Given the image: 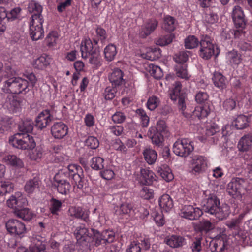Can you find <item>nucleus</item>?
Listing matches in <instances>:
<instances>
[{
    "label": "nucleus",
    "mask_w": 252,
    "mask_h": 252,
    "mask_svg": "<svg viewBox=\"0 0 252 252\" xmlns=\"http://www.w3.org/2000/svg\"><path fill=\"white\" fill-rule=\"evenodd\" d=\"M204 211L214 215L220 220L226 218L229 214V207L226 204L220 206V200L214 194H210L202 202Z\"/></svg>",
    "instance_id": "obj_1"
},
{
    "label": "nucleus",
    "mask_w": 252,
    "mask_h": 252,
    "mask_svg": "<svg viewBox=\"0 0 252 252\" xmlns=\"http://www.w3.org/2000/svg\"><path fill=\"white\" fill-rule=\"evenodd\" d=\"M59 175H64L71 180L77 188L82 189L84 187V172L82 168L76 164H70L59 172Z\"/></svg>",
    "instance_id": "obj_2"
},
{
    "label": "nucleus",
    "mask_w": 252,
    "mask_h": 252,
    "mask_svg": "<svg viewBox=\"0 0 252 252\" xmlns=\"http://www.w3.org/2000/svg\"><path fill=\"white\" fill-rule=\"evenodd\" d=\"M95 34H92V39L90 38H85L82 40V44H84L83 49L88 50L92 53L95 52L97 48H99L98 41H100L102 44H104L107 38V34L105 29L99 26H97L94 29Z\"/></svg>",
    "instance_id": "obj_3"
},
{
    "label": "nucleus",
    "mask_w": 252,
    "mask_h": 252,
    "mask_svg": "<svg viewBox=\"0 0 252 252\" xmlns=\"http://www.w3.org/2000/svg\"><path fill=\"white\" fill-rule=\"evenodd\" d=\"M199 45V55L204 60L210 59L214 55L217 56L220 52L217 45L214 42L213 38L208 35L201 36Z\"/></svg>",
    "instance_id": "obj_4"
},
{
    "label": "nucleus",
    "mask_w": 252,
    "mask_h": 252,
    "mask_svg": "<svg viewBox=\"0 0 252 252\" xmlns=\"http://www.w3.org/2000/svg\"><path fill=\"white\" fill-rule=\"evenodd\" d=\"M167 132L165 122L163 120H159L157 122L156 127H150L148 134L154 145L158 147H161L163 146V134H165Z\"/></svg>",
    "instance_id": "obj_5"
},
{
    "label": "nucleus",
    "mask_w": 252,
    "mask_h": 252,
    "mask_svg": "<svg viewBox=\"0 0 252 252\" xmlns=\"http://www.w3.org/2000/svg\"><path fill=\"white\" fill-rule=\"evenodd\" d=\"M9 141L13 147L22 150H32L36 146L33 137L29 134H15L9 138Z\"/></svg>",
    "instance_id": "obj_6"
},
{
    "label": "nucleus",
    "mask_w": 252,
    "mask_h": 252,
    "mask_svg": "<svg viewBox=\"0 0 252 252\" xmlns=\"http://www.w3.org/2000/svg\"><path fill=\"white\" fill-rule=\"evenodd\" d=\"M248 184V181L246 178L234 177L228 184V192L233 198L241 197L246 192Z\"/></svg>",
    "instance_id": "obj_7"
},
{
    "label": "nucleus",
    "mask_w": 252,
    "mask_h": 252,
    "mask_svg": "<svg viewBox=\"0 0 252 252\" xmlns=\"http://www.w3.org/2000/svg\"><path fill=\"white\" fill-rule=\"evenodd\" d=\"M188 51H182L176 54L174 56V61L179 64L176 66V75L181 79H189L187 65L183 63L188 60Z\"/></svg>",
    "instance_id": "obj_8"
},
{
    "label": "nucleus",
    "mask_w": 252,
    "mask_h": 252,
    "mask_svg": "<svg viewBox=\"0 0 252 252\" xmlns=\"http://www.w3.org/2000/svg\"><path fill=\"white\" fill-rule=\"evenodd\" d=\"M193 150V142L187 138L178 139L173 146V152L176 155L181 157L189 156Z\"/></svg>",
    "instance_id": "obj_9"
},
{
    "label": "nucleus",
    "mask_w": 252,
    "mask_h": 252,
    "mask_svg": "<svg viewBox=\"0 0 252 252\" xmlns=\"http://www.w3.org/2000/svg\"><path fill=\"white\" fill-rule=\"evenodd\" d=\"M169 95L172 100H178V107L184 111L186 108L185 99L187 98V94L182 89V85L179 81L175 82L174 87L170 91Z\"/></svg>",
    "instance_id": "obj_10"
},
{
    "label": "nucleus",
    "mask_w": 252,
    "mask_h": 252,
    "mask_svg": "<svg viewBox=\"0 0 252 252\" xmlns=\"http://www.w3.org/2000/svg\"><path fill=\"white\" fill-rule=\"evenodd\" d=\"M28 10L32 14L30 26L35 27L37 25L38 27L40 26L43 27L44 19L41 14L42 12L41 5L35 1H32L29 5Z\"/></svg>",
    "instance_id": "obj_11"
},
{
    "label": "nucleus",
    "mask_w": 252,
    "mask_h": 252,
    "mask_svg": "<svg viewBox=\"0 0 252 252\" xmlns=\"http://www.w3.org/2000/svg\"><path fill=\"white\" fill-rule=\"evenodd\" d=\"M5 227L7 232L15 237L22 238L26 233L25 224L16 219H9L6 222Z\"/></svg>",
    "instance_id": "obj_12"
},
{
    "label": "nucleus",
    "mask_w": 252,
    "mask_h": 252,
    "mask_svg": "<svg viewBox=\"0 0 252 252\" xmlns=\"http://www.w3.org/2000/svg\"><path fill=\"white\" fill-rule=\"evenodd\" d=\"M207 158L201 155L194 156L190 162L191 172L197 175L203 173L207 168Z\"/></svg>",
    "instance_id": "obj_13"
},
{
    "label": "nucleus",
    "mask_w": 252,
    "mask_h": 252,
    "mask_svg": "<svg viewBox=\"0 0 252 252\" xmlns=\"http://www.w3.org/2000/svg\"><path fill=\"white\" fill-rule=\"evenodd\" d=\"M92 231L94 234L93 240L95 243L94 245L96 247L106 244L107 243H112L114 240L115 234L112 231L105 230L101 233L94 229H92Z\"/></svg>",
    "instance_id": "obj_14"
},
{
    "label": "nucleus",
    "mask_w": 252,
    "mask_h": 252,
    "mask_svg": "<svg viewBox=\"0 0 252 252\" xmlns=\"http://www.w3.org/2000/svg\"><path fill=\"white\" fill-rule=\"evenodd\" d=\"M202 214V211L199 208L191 205L185 204L182 207L179 214L182 218L190 220H196Z\"/></svg>",
    "instance_id": "obj_15"
},
{
    "label": "nucleus",
    "mask_w": 252,
    "mask_h": 252,
    "mask_svg": "<svg viewBox=\"0 0 252 252\" xmlns=\"http://www.w3.org/2000/svg\"><path fill=\"white\" fill-rule=\"evenodd\" d=\"M28 83L27 80H7L5 87L11 93L18 94L26 91Z\"/></svg>",
    "instance_id": "obj_16"
},
{
    "label": "nucleus",
    "mask_w": 252,
    "mask_h": 252,
    "mask_svg": "<svg viewBox=\"0 0 252 252\" xmlns=\"http://www.w3.org/2000/svg\"><path fill=\"white\" fill-rule=\"evenodd\" d=\"M53 118V116L49 110H43L36 118L35 126L38 129L42 130L51 123Z\"/></svg>",
    "instance_id": "obj_17"
},
{
    "label": "nucleus",
    "mask_w": 252,
    "mask_h": 252,
    "mask_svg": "<svg viewBox=\"0 0 252 252\" xmlns=\"http://www.w3.org/2000/svg\"><path fill=\"white\" fill-rule=\"evenodd\" d=\"M46 238L39 235H33L29 248L31 252H46Z\"/></svg>",
    "instance_id": "obj_18"
},
{
    "label": "nucleus",
    "mask_w": 252,
    "mask_h": 252,
    "mask_svg": "<svg viewBox=\"0 0 252 252\" xmlns=\"http://www.w3.org/2000/svg\"><path fill=\"white\" fill-rule=\"evenodd\" d=\"M68 132L67 126L61 121L54 123L51 127V133L56 139L63 138L67 134Z\"/></svg>",
    "instance_id": "obj_19"
},
{
    "label": "nucleus",
    "mask_w": 252,
    "mask_h": 252,
    "mask_svg": "<svg viewBox=\"0 0 252 252\" xmlns=\"http://www.w3.org/2000/svg\"><path fill=\"white\" fill-rule=\"evenodd\" d=\"M27 199L24 197L20 192H15L7 201V206L15 210L27 205Z\"/></svg>",
    "instance_id": "obj_20"
},
{
    "label": "nucleus",
    "mask_w": 252,
    "mask_h": 252,
    "mask_svg": "<svg viewBox=\"0 0 252 252\" xmlns=\"http://www.w3.org/2000/svg\"><path fill=\"white\" fill-rule=\"evenodd\" d=\"M83 46L84 44H81L80 51L82 58L84 59L89 58V63L91 64H94L96 67L100 66L101 65V59L99 55V48H97L95 52L93 51V53H92L91 51L90 52L89 49H83Z\"/></svg>",
    "instance_id": "obj_21"
},
{
    "label": "nucleus",
    "mask_w": 252,
    "mask_h": 252,
    "mask_svg": "<svg viewBox=\"0 0 252 252\" xmlns=\"http://www.w3.org/2000/svg\"><path fill=\"white\" fill-rule=\"evenodd\" d=\"M158 25V21L155 18L148 19L142 25L140 32V35L142 38H146L150 35L157 29Z\"/></svg>",
    "instance_id": "obj_22"
},
{
    "label": "nucleus",
    "mask_w": 252,
    "mask_h": 252,
    "mask_svg": "<svg viewBox=\"0 0 252 252\" xmlns=\"http://www.w3.org/2000/svg\"><path fill=\"white\" fill-rule=\"evenodd\" d=\"M206 138L211 143L216 144L220 137V127L215 123L206 126L205 132Z\"/></svg>",
    "instance_id": "obj_23"
},
{
    "label": "nucleus",
    "mask_w": 252,
    "mask_h": 252,
    "mask_svg": "<svg viewBox=\"0 0 252 252\" xmlns=\"http://www.w3.org/2000/svg\"><path fill=\"white\" fill-rule=\"evenodd\" d=\"M21 101L17 96L9 95L5 102V105L9 111L13 113H19L21 110Z\"/></svg>",
    "instance_id": "obj_24"
},
{
    "label": "nucleus",
    "mask_w": 252,
    "mask_h": 252,
    "mask_svg": "<svg viewBox=\"0 0 252 252\" xmlns=\"http://www.w3.org/2000/svg\"><path fill=\"white\" fill-rule=\"evenodd\" d=\"M125 80H113L111 81L112 86L107 87L104 93V98L106 100H111L115 96V94L119 87L125 83Z\"/></svg>",
    "instance_id": "obj_25"
},
{
    "label": "nucleus",
    "mask_w": 252,
    "mask_h": 252,
    "mask_svg": "<svg viewBox=\"0 0 252 252\" xmlns=\"http://www.w3.org/2000/svg\"><path fill=\"white\" fill-rule=\"evenodd\" d=\"M52 62V58L48 55L43 54L32 62V65L38 70H44L49 66Z\"/></svg>",
    "instance_id": "obj_26"
},
{
    "label": "nucleus",
    "mask_w": 252,
    "mask_h": 252,
    "mask_svg": "<svg viewBox=\"0 0 252 252\" xmlns=\"http://www.w3.org/2000/svg\"><path fill=\"white\" fill-rule=\"evenodd\" d=\"M61 176L59 174L55 175L54 185L56 186L59 193L66 195L69 192L71 185L69 182L65 179H59L58 177Z\"/></svg>",
    "instance_id": "obj_27"
},
{
    "label": "nucleus",
    "mask_w": 252,
    "mask_h": 252,
    "mask_svg": "<svg viewBox=\"0 0 252 252\" xmlns=\"http://www.w3.org/2000/svg\"><path fill=\"white\" fill-rule=\"evenodd\" d=\"M74 235L77 241L80 243L84 241H89L91 236V234L89 232L88 229L84 224H81L76 227L74 231Z\"/></svg>",
    "instance_id": "obj_28"
},
{
    "label": "nucleus",
    "mask_w": 252,
    "mask_h": 252,
    "mask_svg": "<svg viewBox=\"0 0 252 252\" xmlns=\"http://www.w3.org/2000/svg\"><path fill=\"white\" fill-rule=\"evenodd\" d=\"M156 175L152 170L142 168L140 170L139 182L143 185H149L156 180Z\"/></svg>",
    "instance_id": "obj_29"
},
{
    "label": "nucleus",
    "mask_w": 252,
    "mask_h": 252,
    "mask_svg": "<svg viewBox=\"0 0 252 252\" xmlns=\"http://www.w3.org/2000/svg\"><path fill=\"white\" fill-rule=\"evenodd\" d=\"M69 212L71 216L81 219L86 222L89 221V211L83 209L80 207L72 206L69 209Z\"/></svg>",
    "instance_id": "obj_30"
},
{
    "label": "nucleus",
    "mask_w": 252,
    "mask_h": 252,
    "mask_svg": "<svg viewBox=\"0 0 252 252\" xmlns=\"http://www.w3.org/2000/svg\"><path fill=\"white\" fill-rule=\"evenodd\" d=\"M33 128V122L30 119H23L18 125L19 132L17 134L22 135L29 134L32 132Z\"/></svg>",
    "instance_id": "obj_31"
},
{
    "label": "nucleus",
    "mask_w": 252,
    "mask_h": 252,
    "mask_svg": "<svg viewBox=\"0 0 252 252\" xmlns=\"http://www.w3.org/2000/svg\"><path fill=\"white\" fill-rule=\"evenodd\" d=\"M40 181L38 177H34L33 178L28 180L24 186V190L28 194H32L36 189H38L40 186Z\"/></svg>",
    "instance_id": "obj_32"
},
{
    "label": "nucleus",
    "mask_w": 252,
    "mask_h": 252,
    "mask_svg": "<svg viewBox=\"0 0 252 252\" xmlns=\"http://www.w3.org/2000/svg\"><path fill=\"white\" fill-rule=\"evenodd\" d=\"M186 243L185 238L180 235H172L166 239V244L173 248L182 247Z\"/></svg>",
    "instance_id": "obj_33"
},
{
    "label": "nucleus",
    "mask_w": 252,
    "mask_h": 252,
    "mask_svg": "<svg viewBox=\"0 0 252 252\" xmlns=\"http://www.w3.org/2000/svg\"><path fill=\"white\" fill-rule=\"evenodd\" d=\"M2 160L7 164L18 168H21L24 167V163L22 160L14 155H6L3 158Z\"/></svg>",
    "instance_id": "obj_34"
},
{
    "label": "nucleus",
    "mask_w": 252,
    "mask_h": 252,
    "mask_svg": "<svg viewBox=\"0 0 252 252\" xmlns=\"http://www.w3.org/2000/svg\"><path fill=\"white\" fill-rule=\"evenodd\" d=\"M159 205L164 211H169L173 207V200L167 194H163L159 199Z\"/></svg>",
    "instance_id": "obj_35"
},
{
    "label": "nucleus",
    "mask_w": 252,
    "mask_h": 252,
    "mask_svg": "<svg viewBox=\"0 0 252 252\" xmlns=\"http://www.w3.org/2000/svg\"><path fill=\"white\" fill-rule=\"evenodd\" d=\"M252 147V135L248 134L243 136L239 141L238 148L240 151H247Z\"/></svg>",
    "instance_id": "obj_36"
},
{
    "label": "nucleus",
    "mask_w": 252,
    "mask_h": 252,
    "mask_svg": "<svg viewBox=\"0 0 252 252\" xmlns=\"http://www.w3.org/2000/svg\"><path fill=\"white\" fill-rule=\"evenodd\" d=\"M143 155L145 160L149 165L154 164L158 158L157 152L150 148L145 149L143 152Z\"/></svg>",
    "instance_id": "obj_37"
},
{
    "label": "nucleus",
    "mask_w": 252,
    "mask_h": 252,
    "mask_svg": "<svg viewBox=\"0 0 252 252\" xmlns=\"http://www.w3.org/2000/svg\"><path fill=\"white\" fill-rule=\"evenodd\" d=\"M209 248L212 252H222L225 248V242L220 238L213 239L210 242Z\"/></svg>",
    "instance_id": "obj_38"
},
{
    "label": "nucleus",
    "mask_w": 252,
    "mask_h": 252,
    "mask_svg": "<svg viewBox=\"0 0 252 252\" xmlns=\"http://www.w3.org/2000/svg\"><path fill=\"white\" fill-rule=\"evenodd\" d=\"M30 34L33 40H38L44 36L43 28L40 26L38 27L37 25H36L35 27L30 26Z\"/></svg>",
    "instance_id": "obj_39"
},
{
    "label": "nucleus",
    "mask_w": 252,
    "mask_h": 252,
    "mask_svg": "<svg viewBox=\"0 0 252 252\" xmlns=\"http://www.w3.org/2000/svg\"><path fill=\"white\" fill-rule=\"evenodd\" d=\"M236 239L243 243L244 245H252V234L245 230H239L235 236Z\"/></svg>",
    "instance_id": "obj_40"
},
{
    "label": "nucleus",
    "mask_w": 252,
    "mask_h": 252,
    "mask_svg": "<svg viewBox=\"0 0 252 252\" xmlns=\"http://www.w3.org/2000/svg\"><path fill=\"white\" fill-rule=\"evenodd\" d=\"M226 59L231 64L235 65L240 64L242 61L241 54L234 49L227 53Z\"/></svg>",
    "instance_id": "obj_41"
},
{
    "label": "nucleus",
    "mask_w": 252,
    "mask_h": 252,
    "mask_svg": "<svg viewBox=\"0 0 252 252\" xmlns=\"http://www.w3.org/2000/svg\"><path fill=\"white\" fill-rule=\"evenodd\" d=\"M176 19L172 16L166 15L163 19V29L168 32H173L176 28Z\"/></svg>",
    "instance_id": "obj_42"
},
{
    "label": "nucleus",
    "mask_w": 252,
    "mask_h": 252,
    "mask_svg": "<svg viewBox=\"0 0 252 252\" xmlns=\"http://www.w3.org/2000/svg\"><path fill=\"white\" fill-rule=\"evenodd\" d=\"M105 59L108 62L113 61L117 54L116 46L112 44L107 45L104 50Z\"/></svg>",
    "instance_id": "obj_43"
},
{
    "label": "nucleus",
    "mask_w": 252,
    "mask_h": 252,
    "mask_svg": "<svg viewBox=\"0 0 252 252\" xmlns=\"http://www.w3.org/2000/svg\"><path fill=\"white\" fill-rule=\"evenodd\" d=\"M104 165V159L99 156L93 157L90 161V166L94 170H102Z\"/></svg>",
    "instance_id": "obj_44"
},
{
    "label": "nucleus",
    "mask_w": 252,
    "mask_h": 252,
    "mask_svg": "<svg viewBox=\"0 0 252 252\" xmlns=\"http://www.w3.org/2000/svg\"><path fill=\"white\" fill-rule=\"evenodd\" d=\"M136 117L140 120V124L143 127H147L149 124V117L145 111L142 109H137L135 111Z\"/></svg>",
    "instance_id": "obj_45"
},
{
    "label": "nucleus",
    "mask_w": 252,
    "mask_h": 252,
    "mask_svg": "<svg viewBox=\"0 0 252 252\" xmlns=\"http://www.w3.org/2000/svg\"><path fill=\"white\" fill-rule=\"evenodd\" d=\"M14 213L18 217L27 221L30 220L33 217V213L29 209L26 208H19L18 210H15Z\"/></svg>",
    "instance_id": "obj_46"
},
{
    "label": "nucleus",
    "mask_w": 252,
    "mask_h": 252,
    "mask_svg": "<svg viewBox=\"0 0 252 252\" xmlns=\"http://www.w3.org/2000/svg\"><path fill=\"white\" fill-rule=\"evenodd\" d=\"M158 172L161 177L167 182H170L174 178L173 174L170 168L167 165H163L162 167H159Z\"/></svg>",
    "instance_id": "obj_47"
},
{
    "label": "nucleus",
    "mask_w": 252,
    "mask_h": 252,
    "mask_svg": "<svg viewBox=\"0 0 252 252\" xmlns=\"http://www.w3.org/2000/svg\"><path fill=\"white\" fill-rule=\"evenodd\" d=\"M238 29H231L229 30L228 34L229 36H226V39L231 38L230 35L233 36L235 39L242 40L245 38L246 32L244 31L245 28H237Z\"/></svg>",
    "instance_id": "obj_48"
},
{
    "label": "nucleus",
    "mask_w": 252,
    "mask_h": 252,
    "mask_svg": "<svg viewBox=\"0 0 252 252\" xmlns=\"http://www.w3.org/2000/svg\"><path fill=\"white\" fill-rule=\"evenodd\" d=\"M209 113L210 110L207 106H197L193 112V115L201 120L207 117Z\"/></svg>",
    "instance_id": "obj_49"
},
{
    "label": "nucleus",
    "mask_w": 252,
    "mask_h": 252,
    "mask_svg": "<svg viewBox=\"0 0 252 252\" xmlns=\"http://www.w3.org/2000/svg\"><path fill=\"white\" fill-rule=\"evenodd\" d=\"M248 118L244 115L238 116L234 121L233 124L238 129H243L248 126Z\"/></svg>",
    "instance_id": "obj_50"
},
{
    "label": "nucleus",
    "mask_w": 252,
    "mask_h": 252,
    "mask_svg": "<svg viewBox=\"0 0 252 252\" xmlns=\"http://www.w3.org/2000/svg\"><path fill=\"white\" fill-rule=\"evenodd\" d=\"M14 185L10 181L0 182V196H3L7 193L13 191Z\"/></svg>",
    "instance_id": "obj_51"
},
{
    "label": "nucleus",
    "mask_w": 252,
    "mask_h": 252,
    "mask_svg": "<svg viewBox=\"0 0 252 252\" xmlns=\"http://www.w3.org/2000/svg\"><path fill=\"white\" fill-rule=\"evenodd\" d=\"M49 209L51 213L53 215L58 214L62 207V202L57 199L52 198L49 202Z\"/></svg>",
    "instance_id": "obj_52"
},
{
    "label": "nucleus",
    "mask_w": 252,
    "mask_h": 252,
    "mask_svg": "<svg viewBox=\"0 0 252 252\" xmlns=\"http://www.w3.org/2000/svg\"><path fill=\"white\" fill-rule=\"evenodd\" d=\"M148 71L154 79H161L162 76V72L161 68L159 66L153 64H149Z\"/></svg>",
    "instance_id": "obj_53"
},
{
    "label": "nucleus",
    "mask_w": 252,
    "mask_h": 252,
    "mask_svg": "<svg viewBox=\"0 0 252 252\" xmlns=\"http://www.w3.org/2000/svg\"><path fill=\"white\" fill-rule=\"evenodd\" d=\"M199 42L194 35H189L185 40V46L187 49H193L198 46Z\"/></svg>",
    "instance_id": "obj_54"
},
{
    "label": "nucleus",
    "mask_w": 252,
    "mask_h": 252,
    "mask_svg": "<svg viewBox=\"0 0 252 252\" xmlns=\"http://www.w3.org/2000/svg\"><path fill=\"white\" fill-rule=\"evenodd\" d=\"M85 145L91 149H96L99 146V141L97 137L90 136L86 139Z\"/></svg>",
    "instance_id": "obj_55"
},
{
    "label": "nucleus",
    "mask_w": 252,
    "mask_h": 252,
    "mask_svg": "<svg viewBox=\"0 0 252 252\" xmlns=\"http://www.w3.org/2000/svg\"><path fill=\"white\" fill-rule=\"evenodd\" d=\"M140 197L145 200L153 199L154 197V192L153 189L148 187H143L140 191Z\"/></svg>",
    "instance_id": "obj_56"
},
{
    "label": "nucleus",
    "mask_w": 252,
    "mask_h": 252,
    "mask_svg": "<svg viewBox=\"0 0 252 252\" xmlns=\"http://www.w3.org/2000/svg\"><path fill=\"white\" fill-rule=\"evenodd\" d=\"M232 17L233 22H236L239 19L246 18L242 8L239 6H235L234 7Z\"/></svg>",
    "instance_id": "obj_57"
},
{
    "label": "nucleus",
    "mask_w": 252,
    "mask_h": 252,
    "mask_svg": "<svg viewBox=\"0 0 252 252\" xmlns=\"http://www.w3.org/2000/svg\"><path fill=\"white\" fill-rule=\"evenodd\" d=\"M58 33L56 31L51 32L46 38V44L49 47H53L55 45L56 41L58 39Z\"/></svg>",
    "instance_id": "obj_58"
},
{
    "label": "nucleus",
    "mask_w": 252,
    "mask_h": 252,
    "mask_svg": "<svg viewBox=\"0 0 252 252\" xmlns=\"http://www.w3.org/2000/svg\"><path fill=\"white\" fill-rule=\"evenodd\" d=\"M174 37L172 34L161 36L157 40L156 43L161 46L167 45L172 42Z\"/></svg>",
    "instance_id": "obj_59"
},
{
    "label": "nucleus",
    "mask_w": 252,
    "mask_h": 252,
    "mask_svg": "<svg viewBox=\"0 0 252 252\" xmlns=\"http://www.w3.org/2000/svg\"><path fill=\"white\" fill-rule=\"evenodd\" d=\"M160 102L159 99L158 97L153 95L148 98L146 106L148 109L153 111L158 106Z\"/></svg>",
    "instance_id": "obj_60"
},
{
    "label": "nucleus",
    "mask_w": 252,
    "mask_h": 252,
    "mask_svg": "<svg viewBox=\"0 0 252 252\" xmlns=\"http://www.w3.org/2000/svg\"><path fill=\"white\" fill-rule=\"evenodd\" d=\"M136 241L139 243L141 246V250H148L151 247V240L147 236H141Z\"/></svg>",
    "instance_id": "obj_61"
},
{
    "label": "nucleus",
    "mask_w": 252,
    "mask_h": 252,
    "mask_svg": "<svg viewBox=\"0 0 252 252\" xmlns=\"http://www.w3.org/2000/svg\"><path fill=\"white\" fill-rule=\"evenodd\" d=\"M109 132L116 136H121L124 132V127L120 125H111L108 128Z\"/></svg>",
    "instance_id": "obj_62"
},
{
    "label": "nucleus",
    "mask_w": 252,
    "mask_h": 252,
    "mask_svg": "<svg viewBox=\"0 0 252 252\" xmlns=\"http://www.w3.org/2000/svg\"><path fill=\"white\" fill-rule=\"evenodd\" d=\"M11 124V120L8 117H4L0 119V133L8 130Z\"/></svg>",
    "instance_id": "obj_63"
},
{
    "label": "nucleus",
    "mask_w": 252,
    "mask_h": 252,
    "mask_svg": "<svg viewBox=\"0 0 252 252\" xmlns=\"http://www.w3.org/2000/svg\"><path fill=\"white\" fill-rule=\"evenodd\" d=\"M126 119V116L121 111H117L112 116V120L115 124H122Z\"/></svg>",
    "instance_id": "obj_64"
}]
</instances>
